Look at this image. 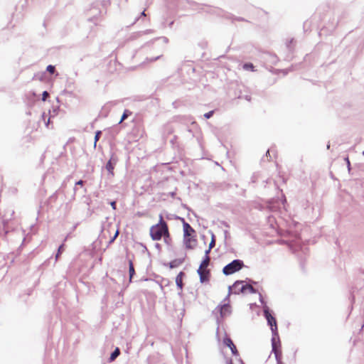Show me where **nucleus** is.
Wrapping results in <instances>:
<instances>
[{"label": "nucleus", "mask_w": 364, "mask_h": 364, "mask_svg": "<svg viewBox=\"0 0 364 364\" xmlns=\"http://www.w3.org/2000/svg\"><path fill=\"white\" fill-rule=\"evenodd\" d=\"M183 242L186 248L193 249L197 241L193 236H183Z\"/></svg>", "instance_id": "obj_8"}, {"label": "nucleus", "mask_w": 364, "mask_h": 364, "mask_svg": "<svg viewBox=\"0 0 364 364\" xmlns=\"http://www.w3.org/2000/svg\"><path fill=\"white\" fill-rule=\"evenodd\" d=\"M245 292L249 291L250 293H252V294L256 292L255 289L251 285L245 284Z\"/></svg>", "instance_id": "obj_17"}, {"label": "nucleus", "mask_w": 364, "mask_h": 364, "mask_svg": "<svg viewBox=\"0 0 364 364\" xmlns=\"http://www.w3.org/2000/svg\"><path fill=\"white\" fill-rule=\"evenodd\" d=\"M129 282H132V277L134 276L135 272L134 265L132 261H129Z\"/></svg>", "instance_id": "obj_13"}, {"label": "nucleus", "mask_w": 364, "mask_h": 364, "mask_svg": "<svg viewBox=\"0 0 364 364\" xmlns=\"http://www.w3.org/2000/svg\"><path fill=\"white\" fill-rule=\"evenodd\" d=\"M363 154L364 155V151L363 152Z\"/></svg>", "instance_id": "obj_35"}, {"label": "nucleus", "mask_w": 364, "mask_h": 364, "mask_svg": "<svg viewBox=\"0 0 364 364\" xmlns=\"http://www.w3.org/2000/svg\"><path fill=\"white\" fill-rule=\"evenodd\" d=\"M198 274L200 276V282L203 283L208 280L209 272L205 268L199 267L198 269Z\"/></svg>", "instance_id": "obj_9"}, {"label": "nucleus", "mask_w": 364, "mask_h": 364, "mask_svg": "<svg viewBox=\"0 0 364 364\" xmlns=\"http://www.w3.org/2000/svg\"><path fill=\"white\" fill-rule=\"evenodd\" d=\"M243 68L245 70H252L253 69V65L251 64V63H246L243 65Z\"/></svg>", "instance_id": "obj_20"}, {"label": "nucleus", "mask_w": 364, "mask_h": 364, "mask_svg": "<svg viewBox=\"0 0 364 364\" xmlns=\"http://www.w3.org/2000/svg\"><path fill=\"white\" fill-rule=\"evenodd\" d=\"M227 364H232V363H231V362H230L229 363H227Z\"/></svg>", "instance_id": "obj_34"}, {"label": "nucleus", "mask_w": 364, "mask_h": 364, "mask_svg": "<svg viewBox=\"0 0 364 364\" xmlns=\"http://www.w3.org/2000/svg\"><path fill=\"white\" fill-rule=\"evenodd\" d=\"M209 262H210V258H209L208 256H206L205 258L203 259V261L201 262V264H200L199 267L205 268L206 269V267L209 264Z\"/></svg>", "instance_id": "obj_16"}, {"label": "nucleus", "mask_w": 364, "mask_h": 364, "mask_svg": "<svg viewBox=\"0 0 364 364\" xmlns=\"http://www.w3.org/2000/svg\"><path fill=\"white\" fill-rule=\"evenodd\" d=\"M210 250H211V249H210V247H209L207 250H205V257H206V256H208V254H209V252H210Z\"/></svg>", "instance_id": "obj_27"}, {"label": "nucleus", "mask_w": 364, "mask_h": 364, "mask_svg": "<svg viewBox=\"0 0 364 364\" xmlns=\"http://www.w3.org/2000/svg\"><path fill=\"white\" fill-rule=\"evenodd\" d=\"M194 232V230L188 223H183V236H191Z\"/></svg>", "instance_id": "obj_10"}, {"label": "nucleus", "mask_w": 364, "mask_h": 364, "mask_svg": "<svg viewBox=\"0 0 364 364\" xmlns=\"http://www.w3.org/2000/svg\"><path fill=\"white\" fill-rule=\"evenodd\" d=\"M183 274V272H180L176 278V284L180 289H182V287H183V283H182Z\"/></svg>", "instance_id": "obj_14"}, {"label": "nucleus", "mask_w": 364, "mask_h": 364, "mask_svg": "<svg viewBox=\"0 0 364 364\" xmlns=\"http://www.w3.org/2000/svg\"><path fill=\"white\" fill-rule=\"evenodd\" d=\"M159 58V56H158V57H156L155 58H151V59L149 60V61L153 62V61H154V60H157Z\"/></svg>", "instance_id": "obj_28"}, {"label": "nucleus", "mask_w": 364, "mask_h": 364, "mask_svg": "<svg viewBox=\"0 0 364 364\" xmlns=\"http://www.w3.org/2000/svg\"><path fill=\"white\" fill-rule=\"evenodd\" d=\"M48 96H49L48 92L47 91H44V92H43V97H42V100H43V101H46V99L48 97Z\"/></svg>", "instance_id": "obj_24"}, {"label": "nucleus", "mask_w": 364, "mask_h": 364, "mask_svg": "<svg viewBox=\"0 0 364 364\" xmlns=\"http://www.w3.org/2000/svg\"><path fill=\"white\" fill-rule=\"evenodd\" d=\"M346 164H348V166H350V161L348 160V159H346Z\"/></svg>", "instance_id": "obj_31"}, {"label": "nucleus", "mask_w": 364, "mask_h": 364, "mask_svg": "<svg viewBox=\"0 0 364 364\" xmlns=\"http://www.w3.org/2000/svg\"><path fill=\"white\" fill-rule=\"evenodd\" d=\"M243 265L244 264L242 260L235 259L223 267V272L225 275H230L241 269Z\"/></svg>", "instance_id": "obj_2"}, {"label": "nucleus", "mask_w": 364, "mask_h": 364, "mask_svg": "<svg viewBox=\"0 0 364 364\" xmlns=\"http://www.w3.org/2000/svg\"><path fill=\"white\" fill-rule=\"evenodd\" d=\"M215 237H214V235L212 233V240H211V242H210L209 244V247L210 249H212L214 246H215Z\"/></svg>", "instance_id": "obj_21"}, {"label": "nucleus", "mask_w": 364, "mask_h": 364, "mask_svg": "<svg viewBox=\"0 0 364 364\" xmlns=\"http://www.w3.org/2000/svg\"><path fill=\"white\" fill-rule=\"evenodd\" d=\"M216 337L219 342L222 341L223 343L228 347H230L233 343L230 338L228 336L226 332L225 331H220L219 328H218Z\"/></svg>", "instance_id": "obj_5"}, {"label": "nucleus", "mask_w": 364, "mask_h": 364, "mask_svg": "<svg viewBox=\"0 0 364 364\" xmlns=\"http://www.w3.org/2000/svg\"><path fill=\"white\" fill-rule=\"evenodd\" d=\"M229 348H230L233 355H237V350L234 343H232V345H231Z\"/></svg>", "instance_id": "obj_19"}, {"label": "nucleus", "mask_w": 364, "mask_h": 364, "mask_svg": "<svg viewBox=\"0 0 364 364\" xmlns=\"http://www.w3.org/2000/svg\"><path fill=\"white\" fill-rule=\"evenodd\" d=\"M168 228L166 223L163 220L162 215H160L159 223L153 225L150 229V235L154 240H159L163 235H168Z\"/></svg>", "instance_id": "obj_1"}, {"label": "nucleus", "mask_w": 364, "mask_h": 364, "mask_svg": "<svg viewBox=\"0 0 364 364\" xmlns=\"http://www.w3.org/2000/svg\"><path fill=\"white\" fill-rule=\"evenodd\" d=\"M120 353V351H119V349L118 348H117L110 355V358H109V360L110 361H113L117 357L118 355H119Z\"/></svg>", "instance_id": "obj_15"}, {"label": "nucleus", "mask_w": 364, "mask_h": 364, "mask_svg": "<svg viewBox=\"0 0 364 364\" xmlns=\"http://www.w3.org/2000/svg\"><path fill=\"white\" fill-rule=\"evenodd\" d=\"M63 245H61L58 248V253L55 257L56 259H58L59 255L63 252Z\"/></svg>", "instance_id": "obj_22"}, {"label": "nucleus", "mask_w": 364, "mask_h": 364, "mask_svg": "<svg viewBox=\"0 0 364 364\" xmlns=\"http://www.w3.org/2000/svg\"><path fill=\"white\" fill-rule=\"evenodd\" d=\"M111 205H112V207L114 209H115V202H114V201L111 203Z\"/></svg>", "instance_id": "obj_29"}, {"label": "nucleus", "mask_w": 364, "mask_h": 364, "mask_svg": "<svg viewBox=\"0 0 364 364\" xmlns=\"http://www.w3.org/2000/svg\"><path fill=\"white\" fill-rule=\"evenodd\" d=\"M101 132H97L95 134V143H94V146H96V142L99 139V137H100V135Z\"/></svg>", "instance_id": "obj_25"}, {"label": "nucleus", "mask_w": 364, "mask_h": 364, "mask_svg": "<svg viewBox=\"0 0 364 364\" xmlns=\"http://www.w3.org/2000/svg\"><path fill=\"white\" fill-rule=\"evenodd\" d=\"M282 204H283V205H284V203L286 202V199H285V198H283V200H282Z\"/></svg>", "instance_id": "obj_32"}, {"label": "nucleus", "mask_w": 364, "mask_h": 364, "mask_svg": "<svg viewBox=\"0 0 364 364\" xmlns=\"http://www.w3.org/2000/svg\"><path fill=\"white\" fill-rule=\"evenodd\" d=\"M82 181H79L76 184L77 185H82Z\"/></svg>", "instance_id": "obj_30"}, {"label": "nucleus", "mask_w": 364, "mask_h": 364, "mask_svg": "<svg viewBox=\"0 0 364 364\" xmlns=\"http://www.w3.org/2000/svg\"><path fill=\"white\" fill-rule=\"evenodd\" d=\"M141 15H142V16H145V15H146V14H145V12H144V11H143V12L141 13Z\"/></svg>", "instance_id": "obj_33"}, {"label": "nucleus", "mask_w": 364, "mask_h": 364, "mask_svg": "<svg viewBox=\"0 0 364 364\" xmlns=\"http://www.w3.org/2000/svg\"><path fill=\"white\" fill-rule=\"evenodd\" d=\"M272 352L274 353L277 360L278 359L281 352L280 348V340L277 332V327L272 328Z\"/></svg>", "instance_id": "obj_3"}, {"label": "nucleus", "mask_w": 364, "mask_h": 364, "mask_svg": "<svg viewBox=\"0 0 364 364\" xmlns=\"http://www.w3.org/2000/svg\"><path fill=\"white\" fill-rule=\"evenodd\" d=\"M230 313V306L229 305L225 304L220 308V314L221 316H226L229 315Z\"/></svg>", "instance_id": "obj_11"}, {"label": "nucleus", "mask_w": 364, "mask_h": 364, "mask_svg": "<svg viewBox=\"0 0 364 364\" xmlns=\"http://www.w3.org/2000/svg\"><path fill=\"white\" fill-rule=\"evenodd\" d=\"M229 288L234 294L245 293V284L242 281L235 282L232 287Z\"/></svg>", "instance_id": "obj_7"}, {"label": "nucleus", "mask_w": 364, "mask_h": 364, "mask_svg": "<svg viewBox=\"0 0 364 364\" xmlns=\"http://www.w3.org/2000/svg\"><path fill=\"white\" fill-rule=\"evenodd\" d=\"M259 301L264 305L263 306L264 315L267 321L268 324L271 327V331H272V328L277 327L276 320H275L274 317L269 313V309L266 305L261 294L259 295Z\"/></svg>", "instance_id": "obj_4"}, {"label": "nucleus", "mask_w": 364, "mask_h": 364, "mask_svg": "<svg viewBox=\"0 0 364 364\" xmlns=\"http://www.w3.org/2000/svg\"><path fill=\"white\" fill-rule=\"evenodd\" d=\"M213 112H214L213 111H210V112H208L205 113V114H204V117H205L206 119H209V118H210V117L213 116Z\"/></svg>", "instance_id": "obj_23"}, {"label": "nucleus", "mask_w": 364, "mask_h": 364, "mask_svg": "<svg viewBox=\"0 0 364 364\" xmlns=\"http://www.w3.org/2000/svg\"><path fill=\"white\" fill-rule=\"evenodd\" d=\"M112 232H114V235L110 237L108 244L107 245L106 247H107L109 244L112 243L114 241V240L119 235V230L117 229H115L114 228L111 227L109 229H104L102 232V235L100 236V242H102V238L106 237L107 235L111 233Z\"/></svg>", "instance_id": "obj_6"}, {"label": "nucleus", "mask_w": 364, "mask_h": 364, "mask_svg": "<svg viewBox=\"0 0 364 364\" xmlns=\"http://www.w3.org/2000/svg\"><path fill=\"white\" fill-rule=\"evenodd\" d=\"M114 164L112 163V159H110L107 164H106V169L107 170V171L112 175L113 176V170H114Z\"/></svg>", "instance_id": "obj_12"}, {"label": "nucleus", "mask_w": 364, "mask_h": 364, "mask_svg": "<svg viewBox=\"0 0 364 364\" xmlns=\"http://www.w3.org/2000/svg\"><path fill=\"white\" fill-rule=\"evenodd\" d=\"M127 117V114H126V112H124L122 117V119L120 120V122H122V121H124L126 118Z\"/></svg>", "instance_id": "obj_26"}, {"label": "nucleus", "mask_w": 364, "mask_h": 364, "mask_svg": "<svg viewBox=\"0 0 364 364\" xmlns=\"http://www.w3.org/2000/svg\"><path fill=\"white\" fill-rule=\"evenodd\" d=\"M47 71L49 72L50 74H53L55 71V68L53 65H49L47 68Z\"/></svg>", "instance_id": "obj_18"}]
</instances>
